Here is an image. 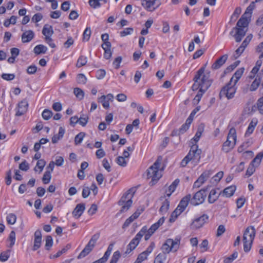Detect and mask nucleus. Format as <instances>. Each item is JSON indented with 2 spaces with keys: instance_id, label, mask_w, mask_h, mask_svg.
Segmentation results:
<instances>
[{
  "instance_id": "nucleus-11",
  "label": "nucleus",
  "mask_w": 263,
  "mask_h": 263,
  "mask_svg": "<svg viewBox=\"0 0 263 263\" xmlns=\"http://www.w3.org/2000/svg\"><path fill=\"white\" fill-rule=\"evenodd\" d=\"M99 237V234H95L92 236L91 238L90 239L87 245L85 246L84 249L79 255V258H81L85 257L91 252V251L93 249V247H95V245Z\"/></svg>"
},
{
  "instance_id": "nucleus-18",
  "label": "nucleus",
  "mask_w": 263,
  "mask_h": 263,
  "mask_svg": "<svg viewBox=\"0 0 263 263\" xmlns=\"http://www.w3.org/2000/svg\"><path fill=\"white\" fill-rule=\"evenodd\" d=\"M28 104L26 101L23 100L20 102L16 109V116H21L23 115L27 110Z\"/></svg>"
},
{
  "instance_id": "nucleus-6",
  "label": "nucleus",
  "mask_w": 263,
  "mask_h": 263,
  "mask_svg": "<svg viewBox=\"0 0 263 263\" xmlns=\"http://www.w3.org/2000/svg\"><path fill=\"white\" fill-rule=\"evenodd\" d=\"M146 231L147 227L146 226L143 227L127 245L126 250L124 253L125 254L127 255L129 254L136 248Z\"/></svg>"
},
{
  "instance_id": "nucleus-30",
  "label": "nucleus",
  "mask_w": 263,
  "mask_h": 263,
  "mask_svg": "<svg viewBox=\"0 0 263 263\" xmlns=\"http://www.w3.org/2000/svg\"><path fill=\"white\" fill-rule=\"evenodd\" d=\"M192 122V119L187 118L185 121V123L183 124L178 130V135L183 134L185 133L189 128Z\"/></svg>"
},
{
  "instance_id": "nucleus-59",
  "label": "nucleus",
  "mask_w": 263,
  "mask_h": 263,
  "mask_svg": "<svg viewBox=\"0 0 263 263\" xmlns=\"http://www.w3.org/2000/svg\"><path fill=\"white\" fill-rule=\"evenodd\" d=\"M105 74V70L104 69H100L97 71L96 77L98 79L101 80L104 78Z\"/></svg>"
},
{
  "instance_id": "nucleus-7",
  "label": "nucleus",
  "mask_w": 263,
  "mask_h": 263,
  "mask_svg": "<svg viewBox=\"0 0 263 263\" xmlns=\"http://www.w3.org/2000/svg\"><path fill=\"white\" fill-rule=\"evenodd\" d=\"M180 242V239L178 238H176L175 240L167 239L161 247L163 252L162 254H165L166 255L169 253L172 250L176 251L179 248Z\"/></svg>"
},
{
  "instance_id": "nucleus-40",
  "label": "nucleus",
  "mask_w": 263,
  "mask_h": 263,
  "mask_svg": "<svg viewBox=\"0 0 263 263\" xmlns=\"http://www.w3.org/2000/svg\"><path fill=\"white\" fill-rule=\"evenodd\" d=\"M16 220V216L13 213L9 214L6 217V220L8 224H14Z\"/></svg>"
},
{
  "instance_id": "nucleus-50",
  "label": "nucleus",
  "mask_w": 263,
  "mask_h": 263,
  "mask_svg": "<svg viewBox=\"0 0 263 263\" xmlns=\"http://www.w3.org/2000/svg\"><path fill=\"white\" fill-rule=\"evenodd\" d=\"M260 81L259 79H255L250 87V90L251 91H253L256 90L260 84Z\"/></svg>"
},
{
  "instance_id": "nucleus-9",
  "label": "nucleus",
  "mask_w": 263,
  "mask_h": 263,
  "mask_svg": "<svg viewBox=\"0 0 263 263\" xmlns=\"http://www.w3.org/2000/svg\"><path fill=\"white\" fill-rule=\"evenodd\" d=\"M133 196L134 193H131L130 190L122 196L119 201V204L122 206L121 212L126 211L131 206L133 203L132 198Z\"/></svg>"
},
{
  "instance_id": "nucleus-26",
  "label": "nucleus",
  "mask_w": 263,
  "mask_h": 263,
  "mask_svg": "<svg viewBox=\"0 0 263 263\" xmlns=\"http://www.w3.org/2000/svg\"><path fill=\"white\" fill-rule=\"evenodd\" d=\"M247 18H248V16H244V14H243L237 22L235 27L247 28L249 24Z\"/></svg>"
},
{
  "instance_id": "nucleus-8",
  "label": "nucleus",
  "mask_w": 263,
  "mask_h": 263,
  "mask_svg": "<svg viewBox=\"0 0 263 263\" xmlns=\"http://www.w3.org/2000/svg\"><path fill=\"white\" fill-rule=\"evenodd\" d=\"M236 89L237 88L235 85L229 82L221 89L219 93L220 99H221L223 97H226L229 100L233 98L236 93Z\"/></svg>"
},
{
  "instance_id": "nucleus-61",
  "label": "nucleus",
  "mask_w": 263,
  "mask_h": 263,
  "mask_svg": "<svg viewBox=\"0 0 263 263\" xmlns=\"http://www.w3.org/2000/svg\"><path fill=\"white\" fill-rule=\"evenodd\" d=\"M26 71L28 74H33L37 71V67L35 65H31L27 68Z\"/></svg>"
},
{
  "instance_id": "nucleus-52",
  "label": "nucleus",
  "mask_w": 263,
  "mask_h": 263,
  "mask_svg": "<svg viewBox=\"0 0 263 263\" xmlns=\"http://www.w3.org/2000/svg\"><path fill=\"white\" fill-rule=\"evenodd\" d=\"M85 134L84 133L81 132L79 134H78L77 135H76V136L74 138L75 144L77 145V144H80L82 142V141L83 139V138L85 136Z\"/></svg>"
},
{
  "instance_id": "nucleus-32",
  "label": "nucleus",
  "mask_w": 263,
  "mask_h": 263,
  "mask_svg": "<svg viewBox=\"0 0 263 263\" xmlns=\"http://www.w3.org/2000/svg\"><path fill=\"white\" fill-rule=\"evenodd\" d=\"M47 50V48L42 44L36 45L33 49V51L36 54L45 53Z\"/></svg>"
},
{
  "instance_id": "nucleus-58",
  "label": "nucleus",
  "mask_w": 263,
  "mask_h": 263,
  "mask_svg": "<svg viewBox=\"0 0 263 263\" xmlns=\"http://www.w3.org/2000/svg\"><path fill=\"white\" fill-rule=\"evenodd\" d=\"M262 64V61L259 59V60H257L256 62V65L255 67H253L251 71V73L253 74H256L258 71L259 70L261 65Z\"/></svg>"
},
{
  "instance_id": "nucleus-47",
  "label": "nucleus",
  "mask_w": 263,
  "mask_h": 263,
  "mask_svg": "<svg viewBox=\"0 0 263 263\" xmlns=\"http://www.w3.org/2000/svg\"><path fill=\"white\" fill-rule=\"evenodd\" d=\"M246 48V47H244L243 45H241L240 47L235 50L233 55L234 59H237L243 53Z\"/></svg>"
},
{
  "instance_id": "nucleus-49",
  "label": "nucleus",
  "mask_w": 263,
  "mask_h": 263,
  "mask_svg": "<svg viewBox=\"0 0 263 263\" xmlns=\"http://www.w3.org/2000/svg\"><path fill=\"white\" fill-rule=\"evenodd\" d=\"M52 116V112L47 109H45L42 112V117L45 120H49Z\"/></svg>"
},
{
  "instance_id": "nucleus-51",
  "label": "nucleus",
  "mask_w": 263,
  "mask_h": 263,
  "mask_svg": "<svg viewBox=\"0 0 263 263\" xmlns=\"http://www.w3.org/2000/svg\"><path fill=\"white\" fill-rule=\"evenodd\" d=\"M255 171V165L251 163L248 167L246 173V176L247 177L251 176Z\"/></svg>"
},
{
  "instance_id": "nucleus-15",
  "label": "nucleus",
  "mask_w": 263,
  "mask_h": 263,
  "mask_svg": "<svg viewBox=\"0 0 263 263\" xmlns=\"http://www.w3.org/2000/svg\"><path fill=\"white\" fill-rule=\"evenodd\" d=\"M209 216L206 214H203L200 217L195 219L191 225V229H198L201 228L206 220L208 219Z\"/></svg>"
},
{
  "instance_id": "nucleus-48",
  "label": "nucleus",
  "mask_w": 263,
  "mask_h": 263,
  "mask_svg": "<svg viewBox=\"0 0 263 263\" xmlns=\"http://www.w3.org/2000/svg\"><path fill=\"white\" fill-rule=\"evenodd\" d=\"M53 245V239L51 236L48 235L46 238V243L45 246V248L46 250H50V248Z\"/></svg>"
},
{
  "instance_id": "nucleus-42",
  "label": "nucleus",
  "mask_w": 263,
  "mask_h": 263,
  "mask_svg": "<svg viewBox=\"0 0 263 263\" xmlns=\"http://www.w3.org/2000/svg\"><path fill=\"white\" fill-rule=\"evenodd\" d=\"M73 93L79 100H81L83 99L84 92L81 88H75L73 90Z\"/></svg>"
},
{
  "instance_id": "nucleus-55",
  "label": "nucleus",
  "mask_w": 263,
  "mask_h": 263,
  "mask_svg": "<svg viewBox=\"0 0 263 263\" xmlns=\"http://www.w3.org/2000/svg\"><path fill=\"white\" fill-rule=\"evenodd\" d=\"M238 256L237 252H234L230 256L226 258L224 260V263H231Z\"/></svg>"
},
{
  "instance_id": "nucleus-17",
  "label": "nucleus",
  "mask_w": 263,
  "mask_h": 263,
  "mask_svg": "<svg viewBox=\"0 0 263 263\" xmlns=\"http://www.w3.org/2000/svg\"><path fill=\"white\" fill-rule=\"evenodd\" d=\"M234 30H236V33L234 35L235 39V41L236 42H240L241 41L242 37L245 36L247 31V28L234 27L230 32L231 34L233 33Z\"/></svg>"
},
{
  "instance_id": "nucleus-38",
  "label": "nucleus",
  "mask_w": 263,
  "mask_h": 263,
  "mask_svg": "<svg viewBox=\"0 0 263 263\" xmlns=\"http://www.w3.org/2000/svg\"><path fill=\"white\" fill-rule=\"evenodd\" d=\"M241 12L240 7H237L231 17V21L235 22Z\"/></svg>"
},
{
  "instance_id": "nucleus-60",
  "label": "nucleus",
  "mask_w": 263,
  "mask_h": 263,
  "mask_svg": "<svg viewBox=\"0 0 263 263\" xmlns=\"http://www.w3.org/2000/svg\"><path fill=\"white\" fill-rule=\"evenodd\" d=\"M117 163L118 165L121 166H125L127 164V162L125 160V158L122 156H119L117 158Z\"/></svg>"
},
{
  "instance_id": "nucleus-5",
  "label": "nucleus",
  "mask_w": 263,
  "mask_h": 263,
  "mask_svg": "<svg viewBox=\"0 0 263 263\" xmlns=\"http://www.w3.org/2000/svg\"><path fill=\"white\" fill-rule=\"evenodd\" d=\"M236 132L234 128H231L229 132L227 139L222 147V151L224 153L230 152L235 146L236 142Z\"/></svg>"
},
{
  "instance_id": "nucleus-24",
  "label": "nucleus",
  "mask_w": 263,
  "mask_h": 263,
  "mask_svg": "<svg viewBox=\"0 0 263 263\" xmlns=\"http://www.w3.org/2000/svg\"><path fill=\"white\" fill-rule=\"evenodd\" d=\"M244 68H240L237 69L236 71L235 72V73L233 74L232 77L231 78L230 82L236 85V83L242 76L244 72Z\"/></svg>"
},
{
  "instance_id": "nucleus-54",
  "label": "nucleus",
  "mask_w": 263,
  "mask_h": 263,
  "mask_svg": "<svg viewBox=\"0 0 263 263\" xmlns=\"http://www.w3.org/2000/svg\"><path fill=\"white\" fill-rule=\"evenodd\" d=\"M46 164V162L45 161L43 160V159H40L39 160H38V161L36 163V165L35 166V167H34V171L35 172H36L37 170V167L39 168L40 170V172H42V170H43V168L45 166Z\"/></svg>"
},
{
  "instance_id": "nucleus-36",
  "label": "nucleus",
  "mask_w": 263,
  "mask_h": 263,
  "mask_svg": "<svg viewBox=\"0 0 263 263\" xmlns=\"http://www.w3.org/2000/svg\"><path fill=\"white\" fill-rule=\"evenodd\" d=\"M262 158L263 153L260 152L256 156L251 163L254 164L255 166H258L260 164Z\"/></svg>"
},
{
  "instance_id": "nucleus-31",
  "label": "nucleus",
  "mask_w": 263,
  "mask_h": 263,
  "mask_svg": "<svg viewBox=\"0 0 263 263\" xmlns=\"http://www.w3.org/2000/svg\"><path fill=\"white\" fill-rule=\"evenodd\" d=\"M256 2L255 1L252 2L249 6L247 8L245 13H243L244 16H247L248 18H250L251 17V15L252 13L253 10L255 8V3Z\"/></svg>"
},
{
  "instance_id": "nucleus-44",
  "label": "nucleus",
  "mask_w": 263,
  "mask_h": 263,
  "mask_svg": "<svg viewBox=\"0 0 263 263\" xmlns=\"http://www.w3.org/2000/svg\"><path fill=\"white\" fill-rule=\"evenodd\" d=\"M51 178V172L47 171L45 172L42 178V181L44 184L49 183Z\"/></svg>"
},
{
  "instance_id": "nucleus-56",
  "label": "nucleus",
  "mask_w": 263,
  "mask_h": 263,
  "mask_svg": "<svg viewBox=\"0 0 263 263\" xmlns=\"http://www.w3.org/2000/svg\"><path fill=\"white\" fill-rule=\"evenodd\" d=\"M120 256V253L119 251L115 252L111 257L110 263H117Z\"/></svg>"
},
{
  "instance_id": "nucleus-23",
  "label": "nucleus",
  "mask_w": 263,
  "mask_h": 263,
  "mask_svg": "<svg viewBox=\"0 0 263 263\" xmlns=\"http://www.w3.org/2000/svg\"><path fill=\"white\" fill-rule=\"evenodd\" d=\"M34 36V33L32 30H27L22 35V41L24 43L30 42Z\"/></svg>"
},
{
  "instance_id": "nucleus-4",
  "label": "nucleus",
  "mask_w": 263,
  "mask_h": 263,
  "mask_svg": "<svg viewBox=\"0 0 263 263\" xmlns=\"http://www.w3.org/2000/svg\"><path fill=\"white\" fill-rule=\"evenodd\" d=\"M160 164L161 162L158 159L147 170V178H151V181L149 182L151 185L155 184L162 176L161 172L159 170Z\"/></svg>"
},
{
  "instance_id": "nucleus-63",
  "label": "nucleus",
  "mask_w": 263,
  "mask_h": 263,
  "mask_svg": "<svg viewBox=\"0 0 263 263\" xmlns=\"http://www.w3.org/2000/svg\"><path fill=\"white\" fill-rule=\"evenodd\" d=\"M257 104L260 113L263 114V96L258 100Z\"/></svg>"
},
{
  "instance_id": "nucleus-1",
  "label": "nucleus",
  "mask_w": 263,
  "mask_h": 263,
  "mask_svg": "<svg viewBox=\"0 0 263 263\" xmlns=\"http://www.w3.org/2000/svg\"><path fill=\"white\" fill-rule=\"evenodd\" d=\"M204 68H201L194 78V83L192 88L193 91L199 89L194 99V104L199 102L203 94L208 90L212 84L210 79V73H204Z\"/></svg>"
},
{
  "instance_id": "nucleus-16",
  "label": "nucleus",
  "mask_w": 263,
  "mask_h": 263,
  "mask_svg": "<svg viewBox=\"0 0 263 263\" xmlns=\"http://www.w3.org/2000/svg\"><path fill=\"white\" fill-rule=\"evenodd\" d=\"M154 247L155 243L152 242L146 250L138 255L136 259V263H141L143 261L146 259L147 256L152 252Z\"/></svg>"
},
{
  "instance_id": "nucleus-21",
  "label": "nucleus",
  "mask_w": 263,
  "mask_h": 263,
  "mask_svg": "<svg viewBox=\"0 0 263 263\" xmlns=\"http://www.w3.org/2000/svg\"><path fill=\"white\" fill-rule=\"evenodd\" d=\"M228 56L227 54H224L221 56L220 58L217 59L212 65V68L213 69H219L222 66L226 61L227 60Z\"/></svg>"
},
{
  "instance_id": "nucleus-64",
  "label": "nucleus",
  "mask_w": 263,
  "mask_h": 263,
  "mask_svg": "<svg viewBox=\"0 0 263 263\" xmlns=\"http://www.w3.org/2000/svg\"><path fill=\"white\" fill-rule=\"evenodd\" d=\"M28 163L26 160L23 161L19 165V168L23 171H27L29 169Z\"/></svg>"
},
{
  "instance_id": "nucleus-43",
  "label": "nucleus",
  "mask_w": 263,
  "mask_h": 263,
  "mask_svg": "<svg viewBox=\"0 0 263 263\" xmlns=\"http://www.w3.org/2000/svg\"><path fill=\"white\" fill-rule=\"evenodd\" d=\"M88 117L86 115H82L79 118V123L82 126H85L88 121Z\"/></svg>"
},
{
  "instance_id": "nucleus-3",
  "label": "nucleus",
  "mask_w": 263,
  "mask_h": 263,
  "mask_svg": "<svg viewBox=\"0 0 263 263\" xmlns=\"http://www.w3.org/2000/svg\"><path fill=\"white\" fill-rule=\"evenodd\" d=\"M255 235L256 230L253 226H249L245 230L242 239L245 252H248L250 250Z\"/></svg>"
},
{
  "instance_id": "nucleus-39",
  "label": "nucleus",
  "mask_w": 263,
  "mask_h": 263,
  "mask_svg": "<svg viewBox=\"0 0 263 263\" xmlns=\"http://www.w3.org/2000/svg\"><path fill=\"white\" fill-rule=\"evenodd\" d=\"M166 259V255L159 253L155 258L154 263H164Z\"/></svg>"
},
{
  "instance_id": "nucleus-19",
  "label": "nucleus",
  "mask_w": 263,
  "mask_h": 263,
  "mask_svg": "<svg viewBox=\"0 0 263 263\" xmlns=\"http://www.w3.org/2000/svg\"><path fill=\"white\" fill-rule=\"evenodd\" d=\"M42 243V233L40 230H36L34 233V245L32 248L33 251H36L41 247Z\"/></svg>"
},
{
  "instance_id": "nucleus-2",
  "label": "nucleus",
  "mask_w": 263,
  "mask_h": 263,
  "mask_svg": "<svg viewBox=\"0 0 263 263\" xmlns=\"http://www.w3.org/2000/svg\"><path fill=\"white\" fill-rule=\"evenodd\" d=\"M201 154V150L198 148V146L196 144H193L187 155L181 162V165L184 167L190 161L198 163L200 161Z\"/></svg>"
},
{
  "instance_id": "nucleus-57",
  "label": "nucleus",
  "mask_w": 263,
  "mask_h": 263,
  "mask_svg": "<svg viewBox=\"0 0 263 263\" xmlns=\"http://www.w3.org/2000/svg\"><path fill=\"white\" fill-rule=\"evenodd\" d=\"M77 81L79 84H84L86 83L87 79L84 74L80 73L77 76Z\"/></svg>"
},
{
  "instance_id": "nucleus-20",
  "label": "nucleus",
  "mask_w": 263,
  "mask_h": 263,
  "mask_svg": "<svg viewBox=\"0 0 263 263\" xmlns=\"http://www.w3.org/2000/svg\"><path fill=\"white\" fill-rule=\"evenodd\" d=\"M143 210H139L138 209L132 215H131L129 218H128L124 223L122 228L125 229L128 227L129 224L136 219H137L139 215L142 213Z\"/></svg>"
},
{
  "instance_id": "nucleus-45",
  "label": "nucleus",
  "mask_w": 263,
  "mask_h": 263,
  "mask_svg": "<svg viewBox=\"0 0 263 263\" xmlns=\"http://www.w3.org/2000/svg\"><path fill=\"white\" fill-rule=\"evenodd\" d=\"M8 240L10 242L9 248H12L15 242V233L14 231H12L9 236Z\"/></svg>"
},
{
  "instance_id": "nucleus-14",
  "label": "nucleus",
  "mask_w": 263,
  "mask_h": 263,
  "mask_svg": "<svg viewBox=\"0 0 263 263\" xmlns=\"http://www.w3.org/2000/svg\"><path fill=\"white\" fill-rule=\"evenodd\" d=\"M141 5L147 11L152 12L160 5V3L159 0H142Z\"/></svg>"
},
{
  "instance_id": "nucleus-33",
  "label": "nucleus",
  "mask_w": 263,
  "mask_h": 263,
  "mask_svg": "<svg viewBox=\"0 0 263 263\" xmlns=\"http://www.w3.org/2000/svg\"><path fill=\"white\" fill-rule=\"evenodd\" d=\"M180 182L179 179H175L173 183L169 186L168 189L170 191V193H167V196L170 197L172 194L175 191L176 187L178 185Z\"/></svg>"
},
{
  "instance_id": "nucleus-12",
  "label": "nucleus",
  "mask_w": 263,
  "mask_h": 263,
  "mask_svg": "<svg viewBox=\"0 0 263 263\" xmlns=\"http://www.w3.org/2000/svg\"><path fill=\"white\" fill-rule=\"evenodd\" d=\"M191 200V195L188 194L184 197L180 201L179 205L177 206L176 209L175 210L174 213L176 215H179L182 212L184 211L185 208L188 205L189 201Z\"/></svg>"
},
{
  "instance_id": "nucleus-41",
  "label": "nucleus",
  "mask_w": 263,
  "mask_h": 263,
  "mask_svg": "<svg viewBox=\"0 0 263 263\" xmlns=\"http://www.w3.org/2000/svg\"><path fill=\"white\" fill-rule=\"evenodd\" d=\"M10 250L2 252L0 254V261L2 262L7 261L10 257Z\"/></svg>"
},
{
  "instance_id": "nucleus-34",
  "label": "nucleus",
  "mask_w": 263,
  "mask_h": 263,
  "mask_svg": "<svg viewBox=\"0 0 263 263\" xmlns=\"http://www.w3.org/2000/svg\"><path fill=\"white\" fill-rule=\"evenodd\" d=\"M169 206H170V201H168V199H166L163 201V202L159 210V212L162 214H164V213H166L169 209Z\"/></svg>"
},
{
  "instance_id": "nucleus-62",
  "label": "nucleus",
  "mask_w": 263,
  "mask_h": 263,
  "mask_svg": "<svg viewBox=\"0 0 263 263\" xmlns=\"http://www.w3.org/2000/svg\"><path fill=\"white\" fill-rule=\"evenodd\" d=\"M133 31V28H125L124 30L120 32V35L121 36H125L126 35L130 34Z\"/></svg>"
},
{
  "instance_id": "nucleus-28",
  "label": "nucleus",
  "mask_w": 263,
  "mask_h": 263,
  "mask_svg": "<svg viewBox=\"0 0 263 263\" xmlns=\"http://www.w3.org/2000/svg\"><path fill=\"white\" fill-rule=\"evenodd\" d=\"M219 195L220 194H218L216 190H212L208 196V202L210 203H213L217 200Z\"/></svg>"
},
{
  "instance_id": "nucleus-35",
  "label": "nucleus",
  "mask_w": 263,
  "mask_h": 263,
  "mask_svg": "<svg viewBox=\"0 0 263 263\" xmlns=\"http://www.w3.org/2000/svg\"><path fill=\"white\" fill-rule=\"evenodd\" d=\"M203 129L204 127L202 125H201L198 127V130L194 137L193 138V140L195 142V143H197L199 140L201 136L202 133L203 132Z\"/></svg>"
},
{
  "instance_id": "nucleus-46",
  "label": "nucleus",
  "mask_w": 263,
  "mask_h": 263,
  "mask_svg": "<svg viewBox=\"0 0 263 263\" xmlns=\"http://www.w3.org/2000/svg\"><path fill=\"white\" fill-rule=\"evenodd\" d=\"M91 33V29L90 27H86L83 34V40L84 41H88Z\"/></svg>"
},
{
  "instance_id": "nucleus-22",
  "label": "nucleus",
  "mask_w": 263,
  "mask_h": 263,
  "mask_svg": "<svg viewBox=\"0 0 263 263\" xmlns=\"http://www.w3.org/2000/svg\"><path fill=\"white\" fill-rule=\"evenodd\" d=\"M85 209V207L84 203L77 204L72 212L73 216L77 218H79L82 215Z\"/></svg>"
},
{
  "instance_id": "nucleus-53",
  "label": "nucleus",
  "mask_w": 263,
  "mask_h": 263,
  "mask_svg": "<svg viewBox=\"0 0 263 263\" xmlns=\"http://www.w3.org/2000/svg\"><path fill=\"white\" fill-rule=\"evenodd\" d=\"M240 61H237L235 62L229 66L225 70H224V73H229L231 71H232L233 69H234L239 64Z\"/></svg>"
},
{
  "instance_id": "nucleus-27",
  "label": "nucleus",
  "mask_w": 263,
  "mask_h": 263,
  "mask_svg": "<svg viewBox=\"0 0 263 263\" xmlns=\"http://www.w3.org/2000/svg\"><path fill=\"white\" fill-rule=\"evenodd\" d=\"M257 122L258 121L256 119H253L252 120L245 133V136H249L253 132L255 127L257 124Z\"/></svg>"
},
{
  "instance_id": "nucleus-13",
  "label": "nucleus",
  "mask_w": 263,
  "mask_h": 263,
  "mask_svg": "<svg viewBox=\"0 0 263 263\" xmlns=\"http://www.w3.org/2000/svg\"><path fill=\"white\" fill-rule=\"evenodd\" d=\"M212 174V171L210 170H206L203 172L194 182L193 187L198 188L200 187L210 178Z\"/></svg>"
},
{
  "instance_id": "nucleus-10",
  "label": "nucleus",
  "mask_w": 263,
  "mask_h": 263,
  "mask_svg": "<svg viewBox=\"0 0 263 263\" xmlns=\"http://www.w3.org/2000/svg\"><path fill=\"white\" fill-rule=\"evenodd\" d=\"M208 189H202L196 192L191 200V204L196 206L202 203L206 197V191Z\"/></svg>"
},
{
  "instance_id": "nucleus-25",
  "label": "nucleus",
  "mask_w": 263,
  "mask_h": 263,
  "mask_svg": "<svg viewBox=\"0 0 263 263\" xmlns=\"http://www.w3.org/2000/svg\"><path fill=\"white\" fill-rule=\"evenodd\" d=\"M54 33L52 27L49 24H45L42 29V33L45 37H51Z\"/></svg>"
},
{
  "instance_id": "nucleus-37",
  "label": "nucleus",
  "mask_w": 263,
  "mask_h": 263,
  "mask_svg": "<svg viewBox=\"0 0 263 263\" xmlns=\"http://www.w3.org/2000/svg\"><path fill=\"white\" fill-rule=\"evenodd\" d=\"M87 62V58L83 55H81L77 61L76 66L78 68L81 67L82 66L85 65Z\"/></svg>"
},
{
  "instance_id": "nucleus-29",
  "label": "nucleus",
  "mask_w": 263,
  "mask_h": 263,
  "mask_svg": "<svg viewBox=\"0 0 263 263\" xmlns=\"http://www.w3.org/2000/svg\"><path fill=\"white\" fill-rule=\"evenodd\" d=\"M236 186L231 185L226 187L222 192V195L227 197H230L233 195L236 191Z\"/></svg>"
}]
</instances>
